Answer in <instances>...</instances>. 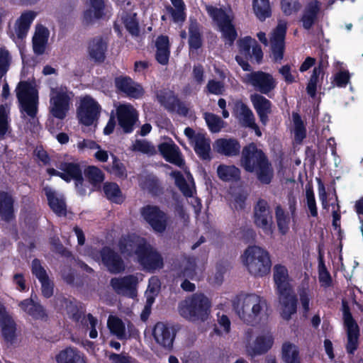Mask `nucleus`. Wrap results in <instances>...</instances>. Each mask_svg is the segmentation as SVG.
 Listing matches in <instances>:
<instances>
[{"label":"nucleus","instance_id":"obj_1","mask_svg":"<svg viewBox=\"0 0 363 363\" xmlns=\"http://www.w3.org/2000/svg\"><path fill=\"white\" fill-rule=\"evenodd\" d=\"M121 252L128 257H133L145 269L153 272L163 267L161 255L146 240L135 235L123 238L120 242Z\"/></svg>","mask_w":363,"mask_h":363},{"label":"nucleus","instance_id":"obj_2","mask_svg":"<svg viewBox=\"0 0 363 363\" xmlns=\"http://www.w3.org/2000/svg\"><path fill=\"white\" fill-rule=\"evenodd\" d=\"M233 308L241 320L249 325L259 324L267 316V303L256 294H241L233 301Z\"/></svg>","mask_w":363,"mask_h":363},{"label":"nucleus","instance_id":"obj_3","mask_svg":"<svg viewBox=\"0 0 363 363\" xmlns=\"http://www.w3.org/2000/svg\"><path fill=\"white\" fill-rule=\"evenodd\" d=\"M241 165L247 172H256L258 179L269 184L273 177L272 169L261 149L250 143L242 150Z\"/></svg>","mask_w":363,"mask_h":363},{"label":"nucleus","instance_id":"obj_4","mask_svg":"<svg viewBox=\"0 0 363 363\" xmlns=\"http://www.w3.org/2000/svg\"><path fill=\"white\" fill-rule=\"evenodd\" d=\"M16 96L21 105V111L25 118L28 117L27 127L32 131L38 130V90L30 83L21 82L16 89Z\"/></svg>","mask_w":363,"mask_h":363},{"label":"nucleus","instance_id":"obj_5","mask_svg":"<svg viewBox=\"0 0 363 363\" xmlns=\"http://www.w3.org/2000/svg\"><path fill=\"white\" fill-rule=\"evenodd\" d=\"M247 272L254 277H262L270 272L272 262L269 252L257 245L248 247L241 256Z\"/></svg>","mask_w":363,"mask_h":363},{"label":"nucleus","instance_id":"obj_6","mask_svg":"<svg viewBox=\"0 0 363 363\" xmlns=\"http://www.w3.org/2000/svg\"><path fill=\"white\" fill-rule=\"evenodd\" d=\"M211 302L203 294H194L180 303L179 313L190 321H206L211 314Z\"/></svg>","mask_w":363,"mask_h":363},{"label":"nucleus","instance_id":"obj_7","mask_svg":"<svg viewBox=\"0 0 363 363\" xmlns=\"http://www.w3.org/2000/svg\"><path fill=\"white\" fill-rule=\"evenodd\" d=\"M74 94L66 86L51 87L50 92V112L58 119H64L72 104Z\"/></svg>","mask_w":363,"mask_h":363},{"label":"nucleus","instance_id":"obj_8","mask_svg":"<svg viewBox=\"0 0 363 363\" xmlns=\"http://www.w3.org/2000/svg\"><path fill=\"white\" fill-rule=\"evenodd\" d=\"M206 9L210 16L216 22L225 43L230 45H232L237 38V32L232 24L234 14L231 9L225 11L212 6H206Z\"/></svg>","mask_w":363,"mask_h":363},{"label":"nucleus","instance_id":"obj_9","mask_svg":"<svg viewBox=\"0 0 363 363\" xmlns=\"http://www.w3.org/2000/svg\"><path fill=\"white\" fill-rule=\"evenodd\" d=\"M243 82L252 86L257 91L270 96L277 85L276 79L268 72L262 71L252 72L245 74Z\"/></svg>","mask_w":363,"mask_h":363},{"label":"nucleus","instance_id":"obj_10","mask_svg":"<svg viewBox=\"0 0 363 363\" xmlns=\"http://www.w3.org/2000/svg\"><path fill=\"white\" fill-rule=\"evenodd\" d=\"M101 107L90 96L80 98L79 106L77 109V116L81 123L85 125H92L98 119Z\"/></svg>","mask_w":363,"mask_h":363},{"label":"nucleus","instance_id":"obj_11","mask_svg":"<svg viewBox=\"0 0 363 363\" xmlns=\"http://www.w3.org/2000/svg\"><path fill=\"white\" fill-rule=\"evenodd\" d=\"M342 313L344 325L347 332L346 350L349 354H354L359 345V327L352 317L348 306L344 302L342 303Z\"/></svg>","mask_w":363,"mask_h":363},{"label":"nucleus","instance_id":"obj_12","mask_svg":"<svg viewBox=\"0 0 363 363\" xmlns=\"http://www.w3.org/2000/svg\"><path fill=\"white\" fill-rule=\"evenodd\" d=\"M87 253L89 257L97 262L101 259L111 273L118 274L125 269L123 260L110 248L105 247L101 252L96 250L88 251Z\"/></svg>","mask_w":363,"mask_h":363},{"label":"nucleus","instance_id":"obj_13","mask_svg":"<svg viewBox=\"0 0 363 363\" xmlns=\"http://www.w3.org/2000/svg\"><path fill=\"white\" fill-rule=\"evenodd\" d=\"M141 215L156 233L164 232L169 225V217L157 206H147L143 208Z\"/></svg>","mask_w":363,"mask_h":363},{"label":"nucleus","instance_id":"obj_14","mask_svg":"<svg viewBox=\"0 0 363 363\" xmlns=\"http://www.w3.org/2000/svg\"><path fill=\"white\" fill-rule=\"evenodd\" d=\"M143 279L141 274L128 275L123 277L111 279L110 284L118 294L134 298L137 294V286Z\"/></svg>","mask_w":363,"mask_h":363},{"label":"nucleus","instance_id":"obj_15","mask_svg":"<svg viewBox=\"0 0 363 363\" xmlns=\"http://www.w3.org/2000/svg\"><path fill=\"white\" fill-rule=\"evenodd\" d=\"M273 343L274 338L272 334L269 332H265L258 335L253 342L247 338L245 346V352L252 357L261 355L270 350Z\"/></svg>","mask_w":363,"mask_h":363},{"label":"nucleus","instance_id":"obj_16","mask_svg":"<svg viewBox=\"0 0 363 363\" xmlns=\"http://www.w3.org/2000/svg\"><path fill=\"white\" fill-rule=\"evenodd\" d=\"M185 135L194 146L196 153L202 160H208L211 159V141L202 133H195L191 128H186Z\"/></svg>","mask_w":363,"mask_h":363},{"label":"nucleus","instance_id":"obj_17","mask_svg":"<svg viewBox=\"0 0 363 363\" xmlns=\"http://www.w3.org/2000/svg\"><path fill=\"white\" fill-rule=\"evenodd\" d=\"M118 124L125 133H130L138 120V113L129 104H116Z\"/></svg>","mask_w":363,"mask_h":363},{"label":"nucleus","instance_id":"obj_18","mask_svg":"<svg viewBox=\"0 0 363 363\" xmlns=\"http://www.w3.org/2000/svg\"><path fill=\"white\" fill-rule=\"evenodd\" d=\"M286 30V22L280 21L272 33L270 38L271 50L272 57L275 61H280L283 58Z\"/></svg>","mask_w":363,"mask_h":363},{"label":"nucleus","instance_id":"obj_19","mask_svg":"<svg viewBox=\"0 0 363 363\" xmlns=\"http://www.w3.org/2000/svg\"><path fill=\"white\" fill-rule=\"evenodd\" d=\"M152 335L160 346L166 349L172 347L175 332L169 325L162 322L156 323L152 330Z\"/></svg>","mask_w":363,"mask_h":363},{"label":"nucleus","instance_id":"obj_20","mask_svg":"<svg viewBox=\"0 0 363 363\" xmlns=\"http://www.w3.org/2000/svg\"><path fill=\"white\" fill-rule=\"evenodd\" d=\"M255 222L265 233L272 234V217L268 203L264 200L259 201L255 206Z\"/></svg>","mask_w":363,"mask_h":363},{"label":"nucleus","instance_id":"obj_21","mask_svg":"<svg viewBox=\"0 0 363 363\" xmlns=\"http://www.w3.org/2000/svg\"><path fill=\"white\" fill-rule=\"evenodd\" d=\"M281 316L285 320L291 319L297 308V300L293 290L278 294Z\"/></svg>","mask_w":363,"mask_h":363},{"label":"nucleus","instance_id":"obj_22","mask_svg":"<svg viewBox=\"0 0 363 363\" xmlns=\"http://www.w3.org/2000/svg\"><path fill=\"white\" fill-rule=\"evenodd\" d=\"M159 150L164 158L169 162L172 163L179 167L184 166V160L179 147L171 140H168L159 145Z\"/></svg>","mask_w":363,"mask_h":363},{"label":"nucleus","instance_id":"obj_23","mask_svg":"<svg viewBox=\"0 0 363 363\" xmlns=\"http://www.w3.org/2000/svg\"><path fill=\"white\" fill-rule=\"evenodd\" d=\"M116 88L131 98L138 99L144 94L140 84L133 82L129 77L121 76L115 79Z\"/></svg>","mask_w":363,"mask_h":363},{"label":"nucleus","instance_id":"obj_24","mask_svg":"<svg viewBox=\"0 0 363 363\" xmlns=\"http://www.w3.org/2000/svg\"><path fill=\"white\" fill-rule=\"evenodd\" d=\"M35 16L36 13L31 11L24 12L21 15L15 24V33L11 34L13 40L23 39L27 35Z\"/></svg>","mask_w":363,"mask_h":363},{"label":"nucleus","instance_id":"obj_25","mask_svg":"<svg viewBox=\"0 0 363 363\" xmlns=\"http://www.w3.org/2000/svg\"><path fill=\"white\" fill-rule=\"evenodd\" d=\"M83 18L86 23L99 19L104 15L105 4L104 0H86Z\"/></svg>","mask_w":363,"mask_h":363},{"label":"nucleus","instance_id":"obj_26","mask_svg":"<svg viewBox=\"0 0 363 363\" xmlns=\"http://www.w3.org/2000/svg\"><path fill=\"white\" fill-rule=\"evenodd\" d=\"M0 328L4 339L11 342L15 337L16 324L6 308L0 303Z\"/></svg>","mask_w":363,"mask_h":363},{"label":"nucleus","instance_id":"obj_27","mask_svg":"<svg viewBox=\"0 0 363 363\" xmlns=\"http://www.w3.org/2000/svg\"><path fill=\"white\" fill-rule=\"evenodd\" d=\"M250 101L259 117L260 121L262 124L266 125L268 121V114L271 111V102L258 94H252Z\"/></svg>","mask_w":363,"mask_h":363},{"label":"nucleus","instance_id":"obj_28","mask_svg":"<svg viewBox=\"0 0 363 363\" xmlns=\"http://www.w3.org/2000/svg\"><path fill=\"white\" fill-rule=\"evenodd\" d=\"M57 167L62 171L60 177L66 182L74 179L77 182V186L79 183L82 184L83 179L82 171L77 163L64 162H60Z\"/></svg>","mask_w":363,"mask_h":363},{"label":"nucleus","instance_id":"obj_29","mask_svg":"<svg viewBox=\"0 0 363 363\" xmlns=\"http://www.w3.org/2000/svg\"><path fill=\"white\" fill-rule=\"evenodd\" d=\"M213 149L220 154L226 156H234L240 152V145L235 139L220 138L215 141Z\"/></svg>","mask_w":363,"mask_h":363},{"label":"nucleus","instance_id":"obj_30","mask_svg":"<svg viewBox=\"0 0 363 363\" xmlns=\"http://www.w3.org/2000/svg\"><path fill=\"white\" fill-rule=\"evenodd\" d=\"M50 32L43 26H37L33 37V48L37 55H42L45 52L48 44Z\"/></svg>","mask_w":363,"mask_h":363},{"label":"nucleus","instance_id":"obj_31","mask_svg":"<svg viewBox=\"0 0 363 363\" xmlns=\"http://www.w3.org/2000/svg\"><path fill=\"white\" fill-rule=\"evenodd\" d=\"M185 172L187 175L188 181H186L182 174L179 172H172L171 176L174 179L177 186L179 188L183 194L186 197H191L195 192V184L189 172L185 169Z\"/></svg>","mask_w":363,"mask_h":363},{"label":"nucleus","instance_id":"obj_32","mask_svg":"<svg viewBox=\"0 0 363 363\" xmlns=\"http://www.w3.org/2000/svg\"><path fill=\"white\" fill-rule=\"evenodd\" d=\"M274 280L278 294L292 290L289 283L288 270L284 266L276 265L274 267Z\"/></svg>","mask_w":363,"mask_h":363},{"label":"nucleus","instance_id":"obj_33","mask_svg":"<svg viewBox=\"0 0 363 363\" xmlns=\"http://www.w3.org/2000/svg\"><path fill=\"white\" fill-rule=\"evenodd\" d=\"M106 44L101 38H94L89 43L88 54L92 60L103 62L106 57Z\"/></svg>","mask_w":363,"mask_h":363},{"label":"nucleus","instance_id":"obj_34","mask_svg":"<svg viewBox=\"0 0 363 363\" xmlns=\"http://www.w3.org/2000/svg\"><path fill=\"white\" fill-rule=\"evenodd\" d=\"M320 2L313 0L306 6L302 17L303 26L306 29H309L313 25L320 11Z\"/></svg>","mask_w":363,"mask_h":363},{"label":"nucleus","instance_id":"obj_35","mask_svg":"<svg viewBox=\"0 0 363 363\" xmlns=\"http://www.w3.org/2000/svg\"><path fill=\"white\" fill-rule=\"evenodd\" d=\"M44 191L52 210L59 216H65L66 214V205L63 197L57 195L50 187H45Z\"/></svg>","mask_w":363,"mask_h":363},{"label":"nucleus","instance_id":"obj_36","mask_svg":"<svg viewBox=\"0 0 363 363\" xmlns=\"http://www.w3.org/2000/svg\"><path fill=\"white\" fill-rule=\"evenodd\" d=\"M233 112L235 117L245 126L253 125L255 116L250 108L242 101H236L234 104Z\"/></svg>","mask_w":363,"mask_h":363},{"label":"nucleus","instance_id":"obj_37","mask_svg":"<svg viewBox=\"0 0 363 363\" xmlns=\"http://www.w3.org/2000/svg\"><path fill=\"white\" fill-rule=\"evenodd\" d=\"M155 46V57L157 61L161 65H167L169 62L170 54L168 38L163 35L159 36L156 40Z\"/></svg>","mask_w":363,"mask_h":363},{"label":"nucleus","instance_id":"obj_38","mask_svg":"<svg viewBox=\"0 0 363 363\" xmlns=\"http://www.w3.org/2000/svg\"><path fill=\"white\" fill-rule=\"evenodd\" d=\"M57 363H86L84 356L76 349L67 347L55 357Z\"/></svg>","mask_w":363,"mask_h":363},{"label":"nucleus","instance_id":"obj_39","mask_svg":"<svg viewBox=\"0 0 363 363\" xmlns=\"http://www.w3.org/2000/svg\"><path fill=\"white\" fill-rule=\"evenodd\" d=\"M18 306L22 311L35 319L43 318L45 315L42 306L35 303L33 298L21 301Z\"/></svg>","mask_w":363,"mask_h":363},{"label":"nucleus","instance_id":"obj_40","mask_svg":"<svg viewBox=\"0 0 363 363\" xmlns=\"http://www.w3.org/2000/svg\"><path fill=\"white\" fill-rule=\"evenodd\" d=\"M281 355L286 363H300L298 348L296 345L289 342L283 344Z\"/></svg>","mask_w":363,"mask_h":363},{"label":"nucleus","instance_id":"obj_41","mask_svg":"<svg viewBox=\"0 0 363 363\" xmlns=\"http://www.w3.org/2000/svg\"><path fill=\"white\" fill-rule=\"evenodd\" d=\"M201 269L198 268L194 258H188L183 261L181 265V274L179 277L194 279L198 277Z\"/></svg>","mask_w":363,"mask_h":363},{"label":"nucleus","instance_id":"obj_42","mask_svg":"<svg viewBox=\"0 0 363 363\" xmlns=\"http://www.w3.org/2000/svg\"><path fill=\"white\" fill-rule=\"evenodd\" d=\"M252 9L256 17L262 21L269 18L271 15L269 0H253Z\"/></svg>","mask_w":363,"mask_h":363},{"label":"nucleus","instance_id":"obj_43","mask_svg":"<svg viewBox=\"0 0 363 363\" xmlns=\"http://www.w3.org/2000/svg\"><path fill=\"white\" fill-rule=\"evenodd\" d=\"M0 216L6 220H10L13 216V199L4 192H0Z\"/></svg>","mask_w":363,"mask_h":363},{"label":"nucleus","instance_id":"obj_44","mask_svg":"<svg viewBox=\"0 0 363 363\" xmlns=\"http://www.w3.org/2000/svg\"><path fill=\"white\" fill-rule=\"evenodd\" d=\"M217 173L219 178L223 181H235L240 178L239 169L233 165H219Z\"/></svg>","mask_w":363,"mask_h":363},{"label":"nucleus","instance_id":"obj_45","mask_svg":"<svg viewBox=\"0 0 363 363\" xmlns=\"http://www.w3.org/2000/svg\"><path fill=\"white\" fill-rule=\"evenodd\" d=\"M104 191L107 199L113 202L121 203L124 200L121 189L116 183L104 184Z\"/></svg>","mask_w":363,"mask_h":363},{"label":"nucleus","instance_id":"obj_46","mask_svg":"<svg viewBox=\"0 0 363 363\" xmlns=\"http://www.w3.org/2000/svg\"><path fill=\"white\" fill-rule=\"evenodd\" d=\"M159 103L167 109L172 110L177 104V99L170 90H161L157 94Z\"/></svg>","mask_w":363,"mask_h":363},{"label":"nucleus","instance_id":"obj_47","mask_svg":"<svg viewBox=\"0 0 363 363\" xmlns=\"http://www.w3.org/2000/svg\"><path fill=\"white\" fill-rule=\"evenodd\" d=\"M189 44L191 51L197 50L201 46V38L198 24L196 22H191L189 28Z\"/></svg>","mask_w":363,"mask_h":363},{"label":"nucleus","instance_id":"obj_48","mask_svg":"<svg viewBox=\"0 0 363 363\" xmlns=\"http://www.w3.org/2000/svg\"><path fill=\"white\" fill-rule=\"evenodd\" d=\"M324 63L321 61L318 67H315L313 70V74L311 77L309 82L307 85V92L308 94L313 97L316 93L317 84L319 81V76L322 73L323 69L324 67Z\"/></svg>","mask_w":363,"mask_h":363},{"label":"nucleus","instance_id":"obj_49","mask_svg":"<svg viewBox=\"0 0 363 363\" xmlns=\"http://www.w3.org/2000/svg\"><path fill=\"white\" fill-rule=\"evenodd\" d=\"M204 119L212 133H218L225 126V122L219 116L211 113H205Z\"/></svg>","mask_w":363,"mask_h":363},{"label":"nucleus","instance_id":"obj_50","mask_svg":"<svg viewBox=\"0 0 363 363\" xmlns=\"http://www.w3.org/2000/svg\"><path fill=\"white\" fill-rule=\"evenodd\" d=\"M108 327L111 332L119 339L125 338V326L121 320L115 316H110L108 320Z\"/></svg>","mask_w":363,"mask_h":363},{"label":"nucleus","instance_id":"obj_51","mask_svg":"<svg viewBox=\"0 0 363 363\" xmlns=\"http://www.w3.org/2000/svg\"><path fill=\"white\" fill-rule=\"evenodd\" d=\"M10 107L7 104L0 106V139L3 138L9 128Z\"/></svg>","mask_w":363,"mask_h":363},{"label":"nucleus","instance_id":"obj_52","mask_svg":"<svg viewBox=\"0 0 363 363\" xmlns=\"http://www.w3.org/2000/svg\"><path fill=\"white\" fill-rule=\"evenodd\" d=\"M294 133L296 140L301 142L306 137V128L300 116L297 113H292Z\"/></svg>","mask_w":363,"mask_h":363},{"label":"nucleus","instance_id":"obj_53","mask_svg":"<svg viewBox=\"0 0 363 363\" xmlns=\"http://www.w3.org/2000/svg\"><path fill=\"white\" fill-rule=\"evenodd\" d=\"M276 218L279 231L282 234L286 233L289 228L290 218L280 206L276 208Z\"/></svg>","mask_w":363,"mask_h":363},{"label":"nucleus","instance_id":"obj_54","mask_svg":"<svg viewBox=\"0 0 363 363\" xmlns=\"http://www.w3.org/2000/svg\"><path fill=\"white\" fill-rule=\"evenodd\" d=\"M135 16L136 14L135 13H130L125 16L122 15L121 17L126 29L133 35H138L139 33L138 23L135 18Z\"/></svg>","mask_w":363,"mask_h":363},{"label":"nucleus","instance_id":"obj_55","mask_svg":"<svg viewBox=\"0 0 363 363\" xmlns=\"http://www.w3.org/2000/svg\"><path fill=\"white\" fill-rule=\"evenodd\" d=\"M255 45V40L250 36L245 37L238 42L240 54L247 59L251 56V49Z\"/></svg>","mask_w":363,"mask_h":363},{"label":"nucleus","instance_id":"obj_56","mask_svg":"<svg viewBox=\"0 0 363 363\" xmlns=\"http://www.w3.org/2000/svg\"><path fill=\"white\" fill-rule=\"evenodd\" d=\"M85 174L89 182L94 185L100 184L104 179L101 170L94 166L89 167L85 171Z\"/></svg>","mask_w":363,"mask_h":363},{"label":"nucleus","instance_id":"obj_57","mask_svg":"<svg viewBox=\"0 0 363 363\" xmlns=\"http://www.w3.org/2000/svg\"><path fill=\"white\" fill-rule=\"evenodd\" d=\"M350 77L351 75L347 70L340 69L336 74H334L333 81L332 83L337 87H345L350 82Z\"/></svg>","mask_w":363,"mask_h":363},{"label":"nucleus","instance_id":"obj_58","mask_svg":"<svg viewBox=\"0 0 363 363\" xmlns=\"http://www.w3.org/2000/svg\"><path fill=\"white\" fill-rule=\"evenodd\" d=\"M132 149L134 151H138L147 155H152L155 152L154 146L145 140H136L133 144Z\"/></svg>","mask_w":363,"mask_h":363},{"label":"nucleus","instance_id":"obj_59","mask_svg":"<svg viewBox=\"0 0 363 363\" xmlns=\"http://www.w3.org/2000/svg\"><path fill=\"white\" fill-rule=\"evenodd\" d=\"M318 279L322 286L328 287L330 286L332 282L331 277L322 260L318 264Z\"/></svg>","mask_w":363,"mask_h":363},{"label":"nucleus","instance_id":"obj_60","mask_svg":"<svg viewBox=\"0 0 363 363\" xmlns=\"http://www.w3.org/2000/svg\"><path fill=\"white\" fill-rule=\"evenodd\" d=\"M301 7L298 0H282L281 9L286 15L297 12Z\"/></svg>","mask_w":363,"mask_h":363},{"label":"nucleus","instance_id":"obj_61","mask_svg":"<svg viewBox=\"0 0 363 363\" xmlns=\"http://www.w3.org/2000/svg\"><path fill=\"white\" fill-rule=\"evenodd\" d=\"M207 91L214 95H220L225 91L224 84L215 79L209 80L206 85Z\"/></svg>","mask_w":363,"mask_h":363},{"label":"nucleus","instance_id":"obj_62","mask_svg":"<svg viewBox=\"0 0 363 363\" xmlns=\"http://www.w3.org/2000/svg\"><path fill=\"white\" fill-rule=\"evenodd\" d=\"M160 281L157 277H152L149 280L147 289L145 292L146 298L147 296H152L155 299L160 289Z\"/></svg>","mask_w":363,"mask_h":363},{"label":"nucleus","instance_id":"obj_63","mask_svg":"<svg viewBox=\"0 0 363 363\" xmlns=\"http://www.w3.org/2000/svg\"><path fill=\"white\" fill-rule=\"evenodd\" d=\"M11 57L7 50L0 48V77L9 69Z\"/></svg>","mask_w":363,"mask_h":363},{"label":"nucleus","instance_id":"obj_64","mask_svg":"<svg viewBox=\"0 0 363 363\" xmlns=\"http://www.w3.org/2000/svg\"><path fill=\"white\" fill-rule=\"evenodd\" d=\"M108 357L111 363H137L135 359L124 354L110 353Z\"/></svg>","mask_w":363,"mask_h":363}]
</instances>
